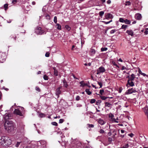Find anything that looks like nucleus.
Listing matches in <instances>:
<instances>
[{"mask_svg":"<svg viewBox=\"0 0 148 148\" xmlns=\"http://www.w3.org/2000/svg\"><path fill=\"white\" fill-rule=\"evenodd\" d=\"M8 4H5L4 5V7L5 8V10H6L8 8Z\"/></svg>","mask_w":148,"mask_h":148,"instance_id":"obj_47","label":"nucleus"},{"mask_svg":"<svg viewBox=\"0 0 148 148\" xmlns=\"http://www.w3.org/2000/svg\"><path fill=\"white\" fill-rule=\"evenodd\" d=\"M90 52L92 53L91 54V55H93L95 53V50L93 49H91L90 50Z\"/></svg>","mask_w":148,"mask_h":148,"instance_id":"obj_25","label":"nucleus"},{"mask_svg":"<svg viewBox=\"0 0 148 148\" xmlns=\"http://www.w3.org/2000/svg\"><path fill=\"white\" fill-rule=\"evenodd\" d=\"M141 75H143L144 76H147V75L146 74H145L144 73H142Z\"/></svg>","mask_w":148,"mask_h":148,"instance_id":"obj_60","label":"nucleus"},{"mask_svg":"<svg viewBox=\"0 0 148 148\" xmlns=\"http://www.w3.org/2000/svg\"><path fill=\"white\" fill-rule=\"evenodd\" d=\"M99 132L101 134H103L104 133V131L102 129H101Z\"/></svg>","mask_w":148,"mask_h":148,"instance_id":"obj_53","label":"nucleus"},{"mask_svg":"<svg viewBox=\"0 0 148 148\" xmlns=\"http://www.w3.org/2000/svg\"><path fill=\"white\" fill-rule=\"evenodd\" d=\"M128 27V26L127 25H122L121 28L122 29H124L126 28L127 27Z\"/></svg>","mask_w":148,"mask_h":148,"instance_id":"obj_36","label":"nucleus"},{"mask_svg":"<svg viewBox=\"0 0 148 148\" xmlns=\"http://www.w3.org/2000/svg\"><path fill=\"white\" fill-rule=\"evenodd\" d=\"M138 73L140 74H141L142 73H143L141 71V70H140V69H139V70L138 71Z\"/></svg>","mask_w":148,"mask_h":148,"instance_id":"obj_61","label":"nucleus"},{"mask_svg":"<svg viewBox=\"0 0 148 148\" xmlns=\"http://www.w3.org/2000/svg\"><path fill=\"white\" fill-rule=\"evenodd\" d=\"M11 143V140L8 137L0 136V145L6 147L8 146Z\"/></svg>","mask_w":148,"mask_h":148,"instance_id":"obj_1","label":"nucleus"},{"mask_svg":"<svg viewBox=\"0 0 148 148\" xmlns=\"http://www.w3.org/2000/svg\"><path fill=\"white\" fill-rule=\"evenodd\" d=\"M45 17L48 20H49L50 19V16L48 14H45Z\"/></svg>","mask_w":148,"mask_h":148,"instance_id":"obj_27","label":"nucleus"},{"mask_svg":"<svg viewBox=\"0 0 148 148\" xmlns=\"http://www.w3.org/2000/svg\"><path fill=\"white\" fill-rule=\"evenodd\" d=\"M119 21L121 23H124L125 20L123 18H120L119 19Z\"/></svg>","mask_w":148,"mask_h":148,"instance_id":"obj_34","label":"nucleus"},{"mask_svg":"<svg viewBox=\"0 0 148 148\" xmlns=\"http://www.w3.org/2000/svg\"><path fill=\"white\" fill-rule=\"evenodd\" d=\"M129 146L128 144H126L123 145L122 148H128Z\"/></svg>","mask_w":148,"mask_h":148,"instance_id":"obj_35","label":"nucleus"},{"mask_svg":"<svg viewBox=\"0 0 148 148\" xmlns=\"http://www.w3.org/2000/svg\"><path fill=\"white\" fill-rule=\"evenodd\" d=\"M51 124L53 125L57 126L58 125V123L56 122H53L51 123Z\"/></svg>","mask_w":148,"mask_h":148,"instance_id":"obj_45","label":"nucleus"},{"mask_svg":"<svg viewBox=\"0 0 148 148\" xmlns=\"http://www.w3.org/2000/svg\"><path fill=\"white\" fill-rule=\"evenodd\" d=\"M37 144L39 145H40V144L43 145L46 144V142L44 140H40L38 142Z\"/></svg>","mask_w":148,"mask_h":148,"instance_id":"obj_17","label":"nucleus"},{"mask_svg":"<svg viewBox=\"0 0 148 148\" xmlns=\"http://www.w3.org/2000/svg\"><path fill=\"white\" fill-rule=\"evenodd\" d=\"M65 28L66 30L69 31L71 29V27L68 25H66L65 26Z\"/></svg>","mask_w":148,"mask_h":148,"instance_id":"obj_28","label":"nucleus"},{"mask_svg":"<svg viewBox=\"0 0 148 148\" xmlns=\"http://www.w3.org/2000/svg\"><path fill=\"white\" fill-rule=\"evenodd\" d=\"M106 71L104 68L103 66L100 67L97 71V75L100 74L101 73H104Z\"/></svg>","mask_w":148,"mask_h":148,"instance_id":"obj_7","label":"nucleus"},{"mask_svg":"<svg viewBox=\"0 0 148 148\" xmlns=\"http://www.w3.org/2000/svg\"><path fill=\"white\" fill-rule=\"evenodd\" d=\"M79 84H81L80 86L81 87H83L85 86H86L87 84L84 83L83 81H82L79 82Z\"/></svg>","mask_w":148,"mask_h":148,"instance_id":"obj_22","label":"nucleus"},{"mask_svg":"<svg viewBox=\"0 0 148 148\" xmlns=\"http://www.w3.org/2000/svg\"><path fill=\"white\" fill-rule=\"evenodd\" d=\"M130 5V3L129 1H127L126 2V3L125 4L126 5Z\"/></svg>","mask_w":148,"mask_h":148,"instance_id":"obj_58","label":"nucleus"},{"mask_svg":"<svg viewBox=\"0 0 148 148\" xmlns=\"http://www.w3.org/2000/svg\"><path fill=\"white\" fill-rule=\"evenodd\" d=\"M143 110L146 116L148 115V107L147 106H145L143 109Z\"/></svg>","mask_w":148,"mask_h":148,"instance_id":"obj_13","label":"nucleus"},{"mask_svg":"<svg viewBox=\"0 0 148 148\" xmlns=\"http://www.w3.org/2000/svg\"><path fill=\"white\" fill-rule=\"evenodd\" d=\"M5 59V54L0 51V63H3Z\"/></svg>","mask_w":148,"mask_h":148,"instance_id":"obj_6","label":"nucleus"},{"mask_svg":"<svg viewBox=\"0 0 148 148\" xmlns=\"http://www.w3.org/2000/svg\"><path fill=\"white\" fill-rule=\"evenodd\" d=\"M128 135L129 136L131 137H132L134 135L133 133H131L128 134Z\"/></svg>","mask_w":148,"mask_h":148,"instance_id":"obj_55","label":"nucleus"},{"mask_svg":"<svg viewBox=\"0 0 148 148\" xmlns=\"http://www.w3.org/2000/svg\"><path fill=\"white\" fill-rule=\"evenodd\" d=\"M108 49L106 47H102L101 49V51H106Z\"/></svg>","mask_w":148,"mask_h":148,"instance_id":"obj_39","label":"nucleus"},{"mask_svg":"<svg viewBox=\"0 0 148 148\" xmlns=\"http://www.w3.org/2000/svg\"><path fill=\"white\" fill-rule=\"evenodd\" d=\"M111 2V1L110 0H108L107 1V3L108 4L110 3Z\"/></svg>","mask_w":148,"mask_h":148,"instance_id":"obj_64","label":"nucleus"},{"mask_svg":"<svg viewBox=\"0 0 148 148\" xmlns=\"http://www.w3.org/2000/svg\"><path fill=\"white\" fill-rule=\"evenodd\" d=\"M56 29H57L59 30H61V26L60 24L58 23H56Z\"/></svg>","mask_w":148,"mask_h":148,"instance_id":"obj_21","label":"nucleus"},{"mask_svg":"<svg viewBox=\"0 0 148 148\" xmlns=\"http://www.w3.org/2000/svg\"><path fill=\"white\" fill-rule=\"evenodd\" d=\"M17 2V0H13L12 1V3L13 4H15Z\"/></svg>","mask_w":148,"mask_h":148,"instance_id":"obj_49","label":"nucleus"},{"mask_svg":"<svg viewBox=\"0 0 148 148\" xmlns=\"http://www.w3.org/2000/svg\"><path fill=\"white\" fill-rule=\"evenodd\" d=\"M44 79L45 80H47L48 79V77L45 75L43 76Z\"/></svg>","mask_w":148,"mask_h":148,"instance_id":"obj_44","label":"nucleus"},{"mask_svg":"<svg viewBox=\"0 0 148 148\" xmlns=\"http://www.w3.org/2000/svg\"><path fill=\"white\" fill-rule=\"evenodd\" d=\"M113 132L114 134L113 136L112 137H109L108 138V141L110 142L114 140L115 135L116 134V131L114 130Z\"/></svg>","mask_w":148,"mask_h":148,"instance_id":"obj_10","label":"nucleus"},{"mask_svg":"<svg viewBox=\"0 0 148 148\" xmlns=\"http://www.w3.org/2000/svg\"><path fill=\"white\" fill-rule=\"evenodd\" d=\"M98 84L99 85L100 87L99 88H100L102 87V83L101 82H97Z\"/></svg>","mask_w":148,"mask_h":148,"instance_id":"obj_41","label":"nucleus"},{"mask_svg":"<svg viewBox=\"0 0 148 148\" xmlns=\"http://www.w3.org/2000/svg\"><path fill=\"white\" fill-rule=\"evenodd\" d=\"M101 99H102V100H106L107 98H108L107 97H106L104 96H101L100 97Z\"/></svg>","mask_w":148,"mask_h":148,"instance_id":"obj_32","label":"nucleus"},{"mask_svg":"<svg viewBox=\"0 0 148 148\" xmlns=\"http://www.w3.org/2000/svg\"><path fill=\"white\" fill-rule=\"evenodd\" d=\"M101 101L100 100H98L96 102V104L97 105H99L101 103Z\"/></svg>","mask_w":148,"mask_h":148,"instance_id":"obj_38","label":"nucleus"},{"mask_svg":"<svg viewBox=\"0 0 148 148\" xmlns=\"http://www.w3.org/2000/svg\"><path fill=\"white\" fill-rule=\"evenodd\" d=\"M105 106L107 107H111L112 105V104L108 102H106L105 103Z\"/></svg>","mask_w":148,"mask_h":148,"instance_id":"obj_20","label":"nucleus"},{"mask_svg":"<svg viewBox=\"0 0 148 148\" xmlns=\"http://www.w3.org/2000/svg\"><path fill=\"white\" fill-rule=\"evenodd\" d=\"M124 23L126 24H130L131 21L130 20H128L127 19H125V20Z\"/></svg>","mask_w":148,"mask_h":148,"instance_id":"obj_26","label":"nucleus"},{"mask_svg":"<svg viewBox=\"0 0 148 148\" xmlns=\"http://www.w3.org/2000/svg\"><path fill=\"white\" fill-rule=\"evenodd\" d=\"M104 14V12L103 11H101L99 12V15L101 16H103V15Z\"/></svg>","mask_w":148,"mask_h":148,"instance_id":"obj_37","label":"nucleus"},{"mask_svg":"<svg viewBox=\"0 0 148 148\" xmlns=\"http://www.w3.org/2000/svg\"><path fill=\"white\" fill-rule=\"evenodd\" d=\"M112 63L114 65L116 66H117V64L115 63V62L114 61H112Z\"/></svg>","mask_w":148,"mask_h":148,"instance_id":"obj_57","label":"nucleus"},{"mask_svg":"<svg viewBox=\"0 0 148 148\" xmlns=\"http://www.w3.org/2000/svg\"><path fill=\"white\" fill-rule=\"evenodd\" d=\"M36 90L40 92V89L38 86H36L35 88Z\"/></svg>","mask_w":148,"mask_h":148,"instance_id":"obj_52","label":"nucleus"},{"mask_svg":"<svg viewBox=\"0 0 148 148\" xmlns=\"http://www.w3.org/2000/svg\"><path fill=\"white\" fill-rule=\"evenodd\" d=\"M14 114L20 116H23L24 108L23 107L19 106L17 109H15L14 111Z\"/></svg>","mask_w":148,"mask_h":148,"instance_id":"obj_3","label":"nucleus"},{"mask_svg":"<svg viewBox=\"0 0 148 148\" xmlns=\"http://www.w3.org/2000/svg\"><path fill=\"white\" fill-rule=\"evenodd\" d=\"M116 31V30L115 29H112L111 30L110 32V33L111 34L114 33Z\"/></svg>","mask_w":148,"mask_h":148,"instance_id":"obj_50","label":"nucleus"},{"mask_svg":"<svg viewBox=\"0 0 148 148\" xmlns=\"http://www.w3.org/2000/svg\"><path fill=\"white\" fill-rule=\"evenodd\" d=\"M135 18L137 20H140L142 18L141 15L139 13L136 14L135 16Z\"/></svg>","mask_w":148,"mask_h":148,"instance_id":"obj_12","label":"nucleus"},{"mask_svg":"<svg viewBox=\"0 0 148 148\" xmlns=\"http://www.w3.org/2000/svg\"><path fill=\"white\" fill-rule=\"evenodd\" d=\"M126 33L129 35H130L132 36H133L134 35V32L132 30H127L126 31Z\"/></svg>","mask_w":148,"mask_h":148,"instance_id":"obj_15","label":"nucleus"},{"mask_svg":"<svg viewBox=\"0 0 148 148\" xmlns=\"http://www.w3.org/2000/svg\"><path fill=\"white\" fill-rule=\"evenodd\" d=\"M106 18L107 19H108L110 18H112L113 16L110 13H108L106 15Z\"/></svg>","mask_w":148,"mask_h":148,"instance_id":"obj_18","label":"nucleus"},{"mask_svg":"<svg viewBox=\"0 0 148 148\" xmlns=\"http://www.w3.org/2000/svg\"><path fill=\"white\" fill-rule=\"evenodd\" d=\"M39 116L40 117H43L45 116V114H44L41 113L39 114Z\"/></svg>","mask_w":148,"mask_h":148,"instance_id":"obj_31","label":"nucleus"},{"mask_svg":"<svg viewBox=\"0 0 148 148\" xmlns=\"http://www.w3.org/2000/svg\"><path fill=\"white\" fill-rule=\"evenodd\" d=\"M125 130H121V132L122 134L124 133L125 132Z\"/></svg>","mask_w":148,"mask_h":148,"instance_id":"obj_63","label":"nucleus"},{"mask_svg":"<svg viewBox=\"0 0 148 148\" xmlns=\"http://www.w3.org/2000/svg\"><path fill=\"white\" fill-rule=\"evenodd\" d=\"M129 85L130 86L132 87L134 85V82L132 81L128 80L127 81V83L126 85V86L128 87V85Z\"/></svg>","mask_w":148,"mask_h":148,"instance_id":"obj_11","label":"nucleus"},{"mask_svg":"<svg viewBox=\"0 0 148 148\" xmlns=\"http://www.w3.org/2000/svg\"><path fill=\"white\" fill-rule=\"evenodd\" d=\"M62 87L61 86L59 87L56 90V94L57 96V98H58L59 97V95L61 94V91L60 89Z\"/></svg>","mask_w":148,"mask_h":148,"instance_id":"obj_9","label":"nucleus"},{"mask_svg":"<svg viewBox=\"0 0 148 148\" xmlns=\"http://www.w3.org/2000/svg\"><path fill=\"white\" fill-rule=\"evenodd\" d=\"M147 30H148L146 29V30L144 32V33L146 35H147V34H148V31H147Z\"/></svg>","mask_w":148,"mask_h":148,"instance_id":"obj_59","label":"nucleus"},{"mask_svg":"<svg viewBox=\"0 0 148 148\" xmlns=\"http://www.w3.org/2000/svg\"><path fill=\"white\" fill-rule=\"evenodd\" d=\"M53 21L55 23H56V24L57 23V17L56 16H55L54 17Z\"/></svg>","mask_w":148,"mask_h":148,"instance_id":"obj_33","label":"nucleus"},{"mask_svg":"<svg viewBox=\"0 0 148 148\" xmlns=\"http://www.w3.org/2000/svg\"><path fill=\"white\" fill-rule=\"evenodd\" d=\"M109 117L111 119L114 118V115L112 113H110L109 114Z\"/></svg>","mask_w":148,"mask_h":148,"instance_id":"obj_29","label":"nucleus"},{"mask_svg":"<svg viewBox=\"0 0 148 148\" xmlns=\"http://www.w3.org/2000/svg\"><path fill=\"white\" fill-rule=\"evenodd\" d=\"M98 122L101 125H103L105 123V121L103 119H98Z\"/></svg>","mask_w":148,"mask_h":148,"instance_id":"obj_16","label":"nucleus"},{"mask_svg":"<svg viewBox=\"0 0 148 148\" xmlns=\"http://www.w3.org/2000/svg\"><path fill=\"white\" fill-rule=\"evenodd\" d=\"M127 78H129L128 80H130L133 81L134 80L135 78V75L134 74H132L130 76V77L129 76H128L127 77Z\"/></svg>","mask_w":148,"mask_h":148,"instance_id":"obj_14","label":"nucleus"},{"mask_svg":"<svg viewBox=\"0 0 148 148\" xmlns=\"http://www.w3.org/2000/svg\"><path fill=\"white\" fill-rule=\"evenodd\" d=\"M4 127L5 130L8 132H14L15 130L14 124L11 121H7L4 124Z\"/></svg>","mask_w":148,"mask_h":148,"instance_id":"obj_2","label":"nucleus"},{"mask_svg":"<svg viewBox=\"0 0 148 148\" xmlns=\"http://www.w3.org/2000/svg\"><path fill=\"white\" fill-rule=\"evenodd\" d=\"M16 36L15 35H12L9 37V39H12L14 40H16Z\"/></svg>","mask_w":148,"mask_h":148,"instance_id":"obj_24","label":"nucleus"},{"mask_svg":"<svg viewBox=\"0 0 148 148\" xmlns=\"http://www.w3.org/2000/svg\"><path fill=\"white\" fill-rule=\"evenodd\" d=\"M103 22L105 24H108L110 23V22L108 21V22H106L104 21H103Z\"/></svg>","mask_w":148,"mask_h":148,"instance_id":"obj_62","label":"nucleus"},{"mask_svg":"<svg viewBox=\"0 0 148 148\" xmlns=\"http://www.w3.org/2000/svg\"><path fill=\"white\" fill-rule=\"evenodd\" d=\"M104 92V90L103 89L102 90H100L99 93L101 95H103V93Z\"/></svg>","mask_w":148,"mask_h":148,"instance_id":"obj_48","label":"nucleus"},{"mask_svg":"<svg viewBox=\"0 0 148 148\" xmlns=\"http://www.w3.org/2000/svg\"><path fill=\"white\" fill-rule=\"evenodd\" d=\"M85 92L87 94L89 95H90L92 93L88 89H86L85 90Z\"/></svg>","mask_w":148,"mask_h":148,"instance_id":"obj_23","label":"nucleus"},{"mask_svg":"<svg viewBox=\"0 0 148 148\" xmlns=\"http://www.w3.org/2000/svg\"><path fill=\"white\" fill-rule=\"evenodd\" d=\"M54 74L56 76L58 75V72L57 71L55 70Z\"/></svg>","mask_w":148,"mask_h":148,"instance_id":"obj_56","label":"nucleus"},{"mask_svg":"<svg viewBox=\"0 0 148 148\" xmlns=\"http://www.w3.org/2000/svg\"><path fill=\"white\" fill-rule=\"evenodd\" d=\"M80 97L79 96L77 95L76 96V100L78 101L80 100Z\"/></svg>","mask_w":148,"mask_h":148,"instance_id":"obj_51","label":"nucleus"},{"mask_svg":"<svg viewBox=\"0 0 148 148\" xmlns=\"http://www.w3.org/2000/svg\"><path fill=\"white\" fill-rule=\"evenodd\" d=\"M49 52H47L45 54V56L46 57H49Z\"/></svg>","mask_w":148,"mask_h":148,"instance_id":"obj_54","label":"nucleus"},{"mask_svg":"<svg viewBox=\"0 0 148 148\" xmlns=\"http://www.w3.org/2000/svg\"><path fill=\"white\" fill-rule=\"evenodd\" d=\"M87 125L88 126V127L90 128H93L94 127V125L92 124H87Z\"/></svg>","mask_w":148,"mask_h":148,"instance_id":"obj_43","label":"nucleus"},{"mask_svg":"<svg viewBox=\"0 0 148 148\" xmlns=\"http://www.w3.org/2000/svg\"><path fill=\"white\" fill-rule=\"evenodd\" d=\"M111 120L113 123H118L119 122L118 121H116V119L114 118L112 119Z\"/></svg>","mask_w":148,"mask_h":148,"instance_id":"obj_30","label":"nucleus"},{"mask_svg":"<svg viewBox=\"0 0 148 148\" xmlns=\"http://www.w3.org/2000/svg\"><path fill=\"white\" fill-rule=\"evenodd\" d=\"M71 144H74L77 145V148H83L82 145L77 139H75L71 142Z\"/></svg>","mask_w":148,"mask_h":148,"instance_id":"obj_4","label":"nucleus"},{"mask_svg":"<svg viewBox=\"0 0 148 148\" xmlns=\"http://www.w3.org/2000/svg\"><path fill=\"white\" fill-rule=\"evenodd\" d=\"M63 83L64 86L66 88H67L68 86V85L67 84V82L64 79L63 81Z\"/></svg>","mask_w":148,"mask_h":148,"instance_id":"obj_19","label":"nucleus"},{"mask_svg":"<svg viewBox=\"0 0 148 148\" xmlns=\"http://www.w3.org/2000/svg\"><path fill=\"white\" fill-rule=\"evenodd\" d=\"M64 121V119H60L59 121V123H63Z\"/></svg>","mask_w":148,"mask_h":148,"instance_id":"obj_46","label":"nucleus"},{"mask_svg":"<svg viewBox=\"0 0 148 148\" xmlns=\"http://www.w3.org/2000/svg\"><path fill=\"white\" fill-rule=\"evenodd\" d=\"M21 143V142H17L15 145V147H19V145H20V143Z\"/></svg>","mask_w":148,"mask_h":148,"instance_id":"obj_42","label":"nucleus"},{"mask_svg":"<svg viewBox=\"0 0 148 148\" xmlns=\"http://www.w3.org/2000/svg\"><path fill=\"white\" fill-rule=\"evenodd\" d=\"M35 32L37 34H42L45 33V31L40 27H37L35 29Z\"/></svg>","mask_w":148,"mask_h":148,"instance_id":"obj_5","label":"nucleus"},{"mask_svg":"<svg viewBox=\"0 0 148 148\" xmlns=\"http://www.w3.org/2000/svg\"><path fill=\"white\" fill-rule=\"evenodd\" d=\"M136 91L135 88H132L131 89H129L125 92V94L127 95H129L133 92H135Z\"/></svg>","mask_w":148,"mask_h":148,"instance_id":"obj_8","label":"nucleus"},{"mask_svg":"<svg viewBox=\"0 0 148 148\" xmlns=\"http://www.w3.org/2000/svg\"><path fill=\"white\" fill-rule=\"evenodd\" d=\"M96 100L95 99H91L90 100V103L91 104L94 103L95 102Z\"/></svg>","mask_w":148,"mask_h":148,"instance_id":"obj_40","label":"nucleus"}]
</instances>
